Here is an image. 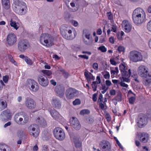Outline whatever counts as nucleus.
Segmentation results:
<instances>
[{
	"instance_id": "f257e3e1",
	"label": "nucleus",
	"mask_w": 151,
	"mask_h": 151,
	"mask_svg": "<svg viewBox=\"0 0 151 151\" xmlns=\"http://www.w3.org/2000/svg\"><path fill=\"white\" fill-rule=\"evenodd\" d=\"M139 75L144 78L143 83L146 86H149L151 83V73L149 71L148 68L145 65H141L138 69Z\"/></svg>"
},
{
	"instance_id": "f03ea898",
	"label": "nucleus",
	"mask_w": 151,
	"mask_h": 151,
	"mask_svg": "<svg viewBox=\"0 0 151 151\" xmlns=\"http://www.w3.org/2000/svg\"><path fill=\"white\" fill-rule=\"evenodd\" d=\"M12 8L14 11L20 15H25L28 10L26 4L19 0H14V1Z\"/></svg>"
},
{
	"instance_id": "7ed1b4c3",
	"label": "nucleus",
	"mask_w": 151,
	"mask_h": 151,
	"mask_svg": "<svg viewBox=\"0 0 151 151\" xmlns=\"http://www.w3.org/2000/svg\"><path fill=\"white\" fill-rule=\"evenodd\" d=\"M144 13L143 10L140 8H137L134 11L133 20L137 25L140 24L145 22V17Z\"/></svg>"
},
{
	"instance_id": "20e7f679",
	"label": "nucleus",
	"mask_w": 151,
	"mask_h": 151,
	"mask_svg": "<svg viewBox=\"0 0 151 151\" xmlns=\"http://www.w3.org/2000/svg\"><path fill=\"white\" fill-rule=\"evenodd\" d=\"M40 42L43 46L47 47H50L54 44V38L48 34L43 33L40 37Z\"/></svg>"
},
{
	"instance_id": "39448f33",
	"label": "nucleus",
	"mask_w": 151,
	"mask_h": 151,
	"mask_svg": "<svg viewBox=\"0 0 151 151\" xmlns=\"http://www.w3.org/2000/svg\"><path fill=\"white\" fill-rule=\"evenodd\" d=\"M29 119L28 116L23 112H19L16 113L14 117V120L15 122L18 125H24L27 123Z\"/></svg>"
},
{
	"instance_id": "423d86ee",
	"label": "nucleus",
	"mask_w": 151,
	"mask_h": 151,
	"mask_svg": "<svg viewBox=\"0 0 151 151\" xmlns=\"http://www.w3.org/2000/svg\"><path fill=\"white\" fill-rule=\"evenodd\" d=\"M129 58L131 60L134 62L142 61V59L141 53L137 51L130 52L129 55Z\"/></svg>"
},
{
	"instance_id": "0eeeda50",
	"label": "nucleus",
	"mask_w": 151,
	"mask_h": 151,
	"mask_svg": "<svg viewBox=\"0 0 151 151\" xmlns=\"http://www.w3.org/2000/svg\"><path fill=\"white\" fill-rule=\"evenodd\" d=\"M53 134L54 137L58 140L62 141L65 138V134L63 130L59 127H56L54 130Z\"/></svg>"
},
{
	"instance_id": "6e6552de",
	"label": "nucleus",
	"mask_w": 151,
	"mask_h": 151,
	"mask_svg": "<svg viewBox=\"0 0 151 151\" xmlns=\"http://www.w3.org/2000/svg\"><path fill=\"white\" fill-rule=\"evenodd\" d=\"M26 85L29 89L33 92L37 91L39 88L38 83L32 79H28L26 82Z\"/></svg>"
},
{
	"instance_id": "1a4fd4ad",
	"label": "nucleus",
	"mask_w": 151,
	"mask_h": 151,
	"mask_svg": "<svg viewBox=\"0 0 151 151\" xmlns=\"http://www.w3.org/2000/svg\"><path fill=\"white\" fill-rule=\"evenodd\" d=\"M70 138L73 140L75 147L77 148L81 147L82 146V143L80 140V137L76 134L73 132H69Z\"/></svg>"
},
{
	"instance_id": "9d476101",
	"label": "nucleus",
	"mask_w": 151,
	"mask_h": 151,
	"mask_svg": "<svg viewBox=\"0 0 151 151\" xmlns=\"http://www.w3.org/2000/svg\"><path fill=\"white\" fill-rule=\"evenodd\" d=\"M28 131L30 134L34 137H37L40 133V129L38 126L33 124L31 125L28 128Z\"/></svg>"
},
{
	"instance_id": "9b49d317",
	"label": "nucleus",
	"mask_w": 151,
	"mask_h": 151,
	"mask_svg": "<svg viewBox=\"0 0 151 151\" xmlns=\"http://www.w3.org/2000/svg\"><path fill=\"white\" fill-rule=\"evenodd\" d=\"M70 122L71 126L75 130H78L80 129L81 127V124L76 117H72L70 118Z\"/></svg>"
},
{
	"instance_id": "f8f14e48",
	"label": "nucleus",
	"mask_w": 151,
	"mask_h": 151,
	"mask_svg": "<svg viewBox=\"0 0 151 151\" xmlns=\"http://www.w3.org/2000/svg\"><path fill=\"white\" fill-rule=\"evenodd\" d=\"M29 45L27 40L24 39L21 40L18 43V49L20 52H24L27 49Z\"/></svg>"
},
{
	"instance_id": "ddd939ff",
	"label": "nucleus",
	"mask_w": 151,
	"mask_h": 151,
	"mask_svg": "<svg viewBox=\"0 0 151 151\" xmlns=\"http://www.w3.org/2000/svg\"><path fill=\"white\" fill-rule=\"evenodd\" d=\"M17 41V36L14 33H10L7 36V43L9 46H12L14 45Z\"/></svg>"
},
{
	"instance_id": "4468645a",
	"label": "nucleus",
	"mask_w": 151,
	"mask_h": 151,
	"mask_svg": "<svg viewBox=\"0 0 151 151\" xmlns=\"http://www.w3.org/2000/svg\"><path fill=\"white\" fill-rule=\"evenodd\" d=\"M12 116V112L9 110L7 109L1 112L0 117L2 121H7Z\"/></svg>"
},
{
	"instance_id": "2eb2a0df",
	"label": "nucleus",
	"mask_w": 151,
	"mask_h": 151,
	"mask_svg": "<svg viewBox=\"0 0 151 151\" xmlns=\"http://www.w3.org/2000/svg\"><path fill=\"white\" fill-rule=\"evenodd\" d=\"M37 80L40 85L42 87H46L48 84L49 81L47 78L44 75L39 76L37 78Z\"/></svg>"
},
{
	"instance_id": "dca6fc26",
	"label": "nucleus",
	"mask_w": 151,
	"mask_h": 151,
	"mask_svg": "<svg viewBox=\"0 0 151 151\" xmlns=\"http://www.w3.org/2000/svg\"><path fill=\"white\" fill-rule=\"evenodd\" d=\"M25 104L26 106L29 109H33L36 107V104L34 100L29 97L26 99Z\"/></svg>"
},
{
	"instance_id": "f3484780",
	"label": "nucleus",
	"mask_w": 151,
	"mask_h": 151,
	"mask_svg": "<svg viewBox=\"0 0 151 151\" xmlns=\"http://www.w3.org/2000/svg\"><path fill=\"white\" fill-rule=\"evenodd\" d=\"M100 146L102 147V151H110L111 147L110 143L108 141L103 140L100 144Z\"/></svg>"
},
{
	"instance_id": "a211bd4d",
	"label": "nucleus",
	"mask_w": 151,
	"mask_h": 151,
	"mask_svg": "<svg viewBox=\"0 0 151 151\" xmlns=\"http://www.w3.org/2000/svg\"><path fill=\"white\" fill-rule=\"evenodd\" d=\"M67 98L68 99H73L75 96H76L78 93L77 90L73 88H70L67 90Z\"/></svg>"
},
{
	"instance_id": "6ab92c4d",
	"label": "nucleus",
	"mask_w": 151,
	"mask_h": 151,
	"mask_svg": "<svg viewBox=\"0 0 151 151\" xmlns=\"http://www.w3.org/2000/svg\"><path fill=\"white\" fill-rule=\"evenodd\" d=\"M137 122L138 127L141 128L145 125L147 124V118L144 116H140L138 118Z\"/></svg>"
},
{
	"instance_id": "aec40b11",
	"label": "nucleus",
	"mask_w": 151,
	"mask_h": 151,
	"mask_svg": "<svg viewBox=\"0 0 151 151\" xmlns=\"http://www.w3.org/2000/svg\"><path fill=\"white\" fill-rule=\"evenodd\" d=\"M51 104L54 107L57 109H59L61 107V102L57 98L53 97L51 101Z\"/></svg>"
},
{
	"instance_id": "412c9836",
	"label": "nucleus",
	"mask_w": 151,
	"mask_h": 151,
	"mask_svg": "<svg viewBox=\"0 0 151 151\" xmlns=\"http://www.w3.org/2000/svg\"><path fill=\"white\" fill-rule=\"evenodd\" d=\"M55 91L58 96L61 98L64 97L65 93V88L62 85L57 86L55 88Z\"/></svg>"
},
{
	"instance_id": "4be33fe9",
	"label": "nucleus",
	"mask_w": 151,
	"mask_h": 151,
	"mask_svg": "<svg viewBox=\"0 0 151 151\" xmlns=\"http://www.w3.org/2000/svg\"><path fill=\"white\" fill-rule=\"evenodd\" d=\"M48 111L49 112L51 116L55 119L57 120L59 119V116L60 114L57 111L52 108H50L48 109Z\"/></svg>"
},
{
	"instance_id": "5701e85b",
	"label": "nucleus",
	"mask_w": 151,
	"mask_h": 151,
	"mask_svg": "<svg viewBox=\"0 0 151 151\" xmlns=\"http://www.w3.org/2000/svg\"><path fill=\"white\" fill-rule=\"evenodd\" d=\"M122 26L124 27L125 32H129L131 30L132 26L130 24L127 20H124L122 22Z\"/></svg>"
},
{
	"instance_id": "b1692460",
	"label": "nucleus",
	"mask_w": 151,
	"mask_h": 151,
	"mask_svg": "<svg viewBox=\"0 0 151 151\" xmlns=\"http://www.w3.org/2000/svg\"><path fill=\"white\" fill-rule=\"evenodd\" d=\"M139 139L140 141L143 143H146L149 139V136L147 134L144 132L139 134Z\"/></svg>"
},
{
	"instance_id": "393cba45",
	"label": "nucleus",
	"mask_w": 151,
	"mask_h": 151,
	"mask_svg": "<svg viewBox=\"0 0 151 151\" xmlns=\"http://www.w3.org/2000/svg\"><path fill=\"white\" fill-rule=\"evenodd\" d=\"M36 122L39 125L44 127L46 125V121L41 116L38 117L36 120Z\"/></svg>"
},
{
	"instance_id": "a878e982",
	"label": "nucleus",
	"mask_w": 151,
	"mask_h": 151,
	"mask_svg": "<svg viewBox=\"0 0 151 151\" xmlns=\"http://www.w3.org/2000/svg\"><path fill=\"white\" fill-rule=\"evenodd\" d=\"M2 6L6 9H9L10 7V3L9 0H1Z\"/></svg>"
},
{
	"instance_id": "bb28decb",
	"label": "nucleus",
	"mask_w": 151,
	"mask_h": 151,
	"mask_svg": "<svg viewBox=\"0 0 151 151\" xmlns=\"http://www.w3.org/2000/svg\"><path fill=\"white\" fill-rule=\"evenodd\" d=\"M7 106L6 101L3 99H0V111H2Z\"/></svg>"
},
{
	"instance_id": "cd10ccee",
	"label": "nucleus",
	"mask_w": 151,
	"mask_h": 151,
	"mask_svg": "<svg viewBox=\"0 0 151 151\" xmlns=\"http://www.w3.org/2000/svg\"><path fill=\"white\" fill-rule=\"evenodd\" d=\"M10 25L16 30H17L19 27V23L13 21L12 19L10 21Z\"/></svg>"
},
{
	"instance_id": "c85d7f7f",
	"label": "nucleus",
	"mask_w": 151,
	"mask_h": 151,
	"mask_svg": "<svg viewBox=\"0 0 151 151\" xmlns=\"http://www.w3.org/2000/svg\"><path fill=\"white\" fill-rule=\"evenodd\" d=\"M91 32L87 29H85L83 30V35L87 39H89L90 38H92L91 36Z\"/></svg>"
},
{
	"instance_id": "c756f323",
	"label": "nucleus",
	"mask_w": 151,
	"mask_h": 151,
	"mask_svg": "<svg viewBox=\"0 0 151 151\" xmlns=\"http://www.w3.org/2000/svg\"><path fill=\"white\" fill-rule=\"evenodd\" d=\"M0 151H11L10 147L5 145L0 144Z\"/></svg>"
},
{
	"instance_id": "7c9ffc66",
	"label": "nucleus",
	"mask_w": 151,
	"mask_h": 151,
	"mask_svg": "<svg viewBox=\"0 0 151 151\" xmlns=\"http://www.w3.org/2000/svg\"><path fill=\"white\" fill-rule=\"evenodd\" d=\"M66 27L65 25H62L60 28V31L62 36L65 39L66 38V34L65 30Z\"/></svg>"
},
{
	"instance_id": "2f4dec72",
	"label": "nucleus",
	"mask_w": 151,
	"mask_h": 151,
	"mask_svg": "<svg viewBox=\"0 0 151 151\" xmlns=\"http://www.w3.org/2000/svg\"><path fill=\"white\" fill-rule=\"evenodd\" d=\"M127 70H126L125 71H124L122 73V77H130L131 75V70L130 69H129L128 71H127Z\"/></svg>"
},
{
	"instance_id": "473e14b6",
	"label": "nucleus",
	"mask_w": 151,
	"mask_h": 151,
	"mask_svg": "<svg viewBox=\"0 0 151 151\" xmlns=\"http://www.w3.org/2000/svg\"><path fill=\"white\" fill-rule=\"evenodd\" d=\"M87 39V40H86L85 39H83V41L84 43L88 45H92L93 42L92 38H90L89 39Z\"/></svg>"
},
{
	"instance_id": "72a5a7b5",
	"label": "nucleus",
	"mask_w": 151,
	"mask_h": 151,
	"mask_svg": "<svg viewBox=\"0 0 151 151\" xmlns=\"http://www.w3.org/2000/svg\"><path fill=\"white\" fill-rule=\"evenodd\" d=\"M24 61L26 63L29 65H32L33 63V62L29 58L26 56Z\"/></svg>"
},
{
	"instance_id": "f704fd0d",
	"label": "nucleus",
	"mask_w": 151,
	"mask_h": 151,
	"mask_svg": "<svg viewBox=\"0 0 151 151\" xmlns=\"http://www.w3.org/2000/svg\"><path fill=\"white\" fill-rule=\"evenodd\" d=\"M115 99L116 101L118 102L122 101V94L120 92L117 93L116 96L115 97Z\"/></svg>"
},
{
	"instance_id": "c9c22d12",
	"label": "nucleus",
	"mask_w": 151,
	"mask_h": 151,
	"mask_svg": "<svg viewBox=\"0 0 151 151\" xmlns=\"http://www.w3.org/2000/svg\"><path fill=\"white\" fill-rule=\"evenodd\" d=\"M41 72L43 73L47 76H50L52 74V72L50 70H42Z\"/></svg>"
},
{
	"instance_id": "e433bc0d",
	"label": "nucleus",
	"mask_w": 151,
	"mask_h": 151,
	"mask_svg": "<svg viewBox=\"0 0 151 151\" xmlns=\"http://www.w3.org/2000/svg\"><path fill=\"white\" fill-rule=\"evenodd\" d=\"M119 68L121 72L122 73L126 70H127V68L125 65L123 64H121L119 66Z\"/></svg>"
},
{
	"instance_id": "4c0bfd02",
	"label": "nucleus",
	"mask_w": 151,
	"mask_h": 151,
	"mask_svg": "<svg viewBox=\"0 0 151 151\" xmlns=\"http://www.w3.org/2000/svg\"><path fill=\"white\" fill-rule=\"evenodd\" d=\"M90 113V111L89 110L87 109L82 110L80 112V114L81 115H84L85 114H88Z\"/></svg>"
},
{
	"instance_id": "58836bf2",
	"label": "nucleus",
	"mask_w": 151,
	"mask_h": 151,
	"mask_svg": "<svg viewBox=\"0 0 151 151\" xmlns=\"http://www.w3.org/2000/svg\"><path fill=\"white\" fill-rule=\"evenodd\" d=\"M57 120L58 121H59L61 123L63 124H64V122L65 121V119L60 114L59 116V119Z\"/></svg>"
},
{
	"instance_id": "ea45409f",
	"label": "nucleus",
	"mask_w": 151,
	"mask_h": 151,
	"mask_svg": "<svg viewBox=\"0 0 151 151\" xmlns=\"http://www.w3.org/2000/svg\"><path fill=\"white\" fill-rule=\"evenodd\" d=\"M97 81H93L91 84L92 87L94 91H95L96 90L97 87Z\"/></svg>"
},
{
	"instance_id": "a19ab883",
	"label": "nucleus",
	"mask_w": 151,
	"mask_h": 151,
	"mask_svg": "<svg viewBox=\"0 0 151 151\" xmlns=\"http://www.w3.org/2000/svg\"><path fill=\"white\" fill-rule=\"evenodd\" d=\"M73 104L74 106L80 105L81 103V101L79 99H76L73 102Z\"/></svg>"
},
{
	"instance_id": "79ce46f5",
	"label": "nucleus",
	"mask_w": 151,
	"mask_h": 151,
	"mask_svg": "<svg viewBox=\"0 0 151 151\" xmlns=\"http://www.w3.org/2000/svg\"><path fill=\"white\" fill-rule=\"evenodd\" d=\"M68 21L70 23L73 25L75 27H76L78 25V22L77 21L74 20L73 19L68 20Z\"/></svg>"
},
{
	"instance_id": "37998d69",
	"label": "nucleus",
	"mask_w": 151,
	"mask_h": 151,
	"mask_svg": "<svg viewBox=\"0 0 151 151\" xmlns=\"http://www.w3.org/2000/svg\"><path fill=\"white\" fill-rule=\"evenodd\" d=\"M104 72L102 73V74L104 75V78L106 79H109L110 76L109 73L108 72H106V73L104 74Z\"/></svg>"
},
{
	"instance_id": "c03bdc74",
	"label": "nucleus",
	"mask_w": 151,
	"mask_h": 151,
	"mask_svg": "<svg viewBox=\"0 0 151 151\" xmlns=\"http://www.w3.org/2000/svg\"><path fill=\"white\" fill-rule=\"evenodd\" d=\"M98 50H101L102 52H106L107 50L106 48L104 46L99 47L98 48Z\"/></svg>"
},
{
	"instance_id": "a18cd8bd",
	"label": "nucleus",
	"mask_w": 151,
	"mask_h": 151,
	"mask_svg": "<svg viewBox=\"0 0 151 151\" xmlns=\"http://www.w3.org/2000/svg\"><path fill=\"white\" fill-rule=\"evenodd\" d=\"M117 50L119 53L122 52H124L125 51V48L122 46H119L118 47Z\"/></svg>"
},
{
	"instance_id": "49530a36",
	"label": "nucleus",
	"mask_w": 151,
	"mask_h": 151,
	"mask_svg": "<svg viewBox=\"0 0 151 151\" xmlns=\"http://www.w3.org/2000/svg\"><path fill=\"white\" fill-rule=\"evenodd\" d=\"M9 58L11 62L13 63L14 65L17 66V63L12 58V57L11 56H10L9 57Z\"/></svg>"
},
{
	"instance_id": "de8ad7c7",
	"label": "nucleus",
	"mask_w": 151,
	"mask_h": 151,
	"mask_svg": "<svg viewBox=\"0 0 151 151\" xmlns=\"http://www.w3.org/2000/svg\"><path fill=\"white\" fill-rule=\"evenodd\" d=\"M76 37V35L74 34L73 35H68L67 37V39L69 40H70L73 39Z\"/></svg>"
},
{
	"instance_id": "09e8293b",
	"label": "nucleus",
	"mask_w": 151,
	"mask_h": 151,
	"mask_svg": "<svg viewBox=\"0 0 151 151\" xmlns=\"http://www.w3.org/2000/svg\"><path fill=\"white\" fill-rule=\"evenodd\" d=\"M9 79V76L7 75H6L3 77V80L4 82L5 83H7L8 82Z\"/></svg>"
},
{
	"instance_id": "8fccbe9b",
	"label": "nucleus",
	"mask_w": 151,
	"mask_h": 151,
	"mask_svg": "<svg viewBox=\"0 0 151 151\" xmlns=\"http://www.w3.org/2000/svg\"><path fill=\"white\" fill-rule=\"evenodd\" d=\"M135 97L132 96L130 97L129 99V103L131 104H133L135 101Z\"/></svg>"
},
{
	"instance_id": "3c124183",
	"label": "nucleus",
	"mask_w": 151,
	"mask_h": 151,
	"mask_svg": "<svg viewBox=\"0 0 151 151\" xmlns=\"http://www.w3.org/2000/svg\"><path fill=\"white\" fill-rule=\"evenodd\" d=\"M17 135L19 137H21L24 135V133L23 131L19 130L18 132Z\"/></svg>"
},
{
	"instance_id": "603ef678",
	"label": "nucleus",
	"mask_w": 151,
	"mask_h": 151,
	"mask_svg": "<svg viewBox=\"0 0 151 151\" xmlns=\"http://www.w3.org/2000/svg\"><path fill=\"white\" fill-rule=\"evenodd\" d=\"M147 28L149 31L151 32V20L147 24Z\"/></svg>"
},
{
	"instance_id": "864d4df0",
	"label": "nucleus",
	"mask_w": 151,
	"mask_h": 151,
	"mask_svg": "<svg viewBox=\"0 0 151 151\" xmlns=\"http://www.w3.org/2000/svg\"><path fill=\"white\" fill-rule=\"evenodd\" d=\"M107 15L109 20H111L112 19L113 17L111 12H108L107 13Z\"/></svg>"
},
{
	"instance_id": "5fc2aeb1",
	"label": "nucleus",
	"mask_w": 151,
	"mask_h": 151,
	"mask_svg": "<svg viewBox=\"0 0 151 151\" xmlns=\"http://www.w3.org/2000/svg\"><path fill=\"white\" fill-rule=\"evenodd\" d=\"M98 95V93H95L94 94H93V101H97V96Z\"/></svg>"
},
{
	"instance_id": "6e6d98bb",
	"label": "nucleus",
	"mask_w": 151,
	"mask_h": 151,
	"mask_svg": "<svg viewBox=\"0 0 151 151\" xmlns=\"http://www.w3.org/2000/svg\"><path fill=\"white\" fill-rule=\"evenodd\" d=\"M49 150L48 147L47 145H44L42 148V151H48Z\"/></svg>"
},
{
	"instance_id": "4d7b16f0",
	"label": "nucleus",
	"mask_w": 151,
	"mask_h": 151,
	"mask_svg": "<svg viewBox=\"0 0 151 151\" xmlns=\"http://www.w3.org/2000/svg\"><path fill=\"white\" fill-rule=\"evenodd\" d=\"M93 68L95 70H97L98 69V65L97 63H94L93 64Z\"/></svg>"
},
{
	"instance_id": "13d9d810",
	"label": "nucleus",
	"mask_w": 151,
	"mask_h": 151,
	"mask_svg": "<svg viewBox=\"0 0 151 151\" xmlns=\"http://www.w3.org/2000/svg\"><path fill=\"white\" fill-rule=\"evenodd\" d=\"M129 77H122V78L123 79V81L126 82H130V80L129 79Z\"/></svg>"
},
{
	"instance_id": "bf43d9fd",
	"label": "nucleus",
	"mask_w": 151,
	"mask_h": 151,
	"mask_svg": "<svg viewBox=\"0 0 151 151\" xmlns=\"http://www.w3.org/2000/svg\"><path fill=\"white\" fill-rule=\"evenodd\" d=\"M5 85L4 83L2 80L0 81V90L2 89L3 86H5Z\"/></svg>"
},
{
	"instance_id": "052dcab7",
	"label": "nucleus",
	"mask_w": 151,
	"mask_h": 151,
	"mask_svg": "<svg viewBox=\"0 0 151 151\" xmlns=\"http://www.w3.org/2000/svg\"><path fill=\"white\" fill-rule=\"evenodd\" d=\"M119 84L121 86L126 88H127L128 87V85L125 84L122 81H121L119 83Z\"/></svg>"
},
{
	"instance_id": "680f3d73",
	"label": "nucleus",
	"mask_w": 151,
	"mask_h": 151,
	"mask_svg": "<svg viewBox=\"0 0 151 151\" xmlns=\"http://www.w3.org/2000/svg\"><path fill=\"white\" fill-rule=\"evenodd\" d=\"M116 91L115 90L113 89L110 91V94L111 95L114 96L116 94Z\"/></svg>"
},
{
	"instance_id": "e2e57ef3",
	"label": "nucleus",
	"mask_w": 151,
	"mask_h": 151,
	"mask_svg": "<svg viewBox=\"0 0 151 151\" xmlns=\"http://www.w3.org/2000/svg\"><path fill=\"white\" fill-rule=\"evenodd\" d=\"M78 57L81 58H83L86 59H88V56H87L86 55H78Z\"/></svg>"
},
{
	"instance_id": "0e129e2a",
	"label": "nucleus",
	"mask_w": 151,
	"mask_h": 151,
	"mask_svg": "<svg viewBox=\"0 0 151 151\" xmlns=\"http://www.w3.org/2000/svg\"><path fill=\"white\" fill-rule=\"evenodd\" d=\"M87 121L90 124H91L93 122L94 120L92 118H89L87 119Z\"/></svg>"
},
{
	"instance_id": "69168bd1",
	"label": "nucleus",
	"mask_w": 151,
	"mask_h": 151,
	"mask_svg": "<svg viewBox=\"0 0 151 151\" xmlns=\"http://www.w3.org/2000/svg\"><path fill=\"white\" fill-rule=\"evenodd\" d=\"M53 58L55 59L56 60H58L60 59V58L57 55H54L52 56Z\"/></svg>"
},
{
	"instance_id": "338daca9",
	"label": "nucleus",
	"mask_w": 151,
	"mask_h": 151,
	"mask_svg": "<svg viewBox=\"0 0 151 151\" xmlns=\"http://www.w3.org/2000/svg\"><path fill=\"white\" fill-rule=\"evenodd\" d=\"M110 61L112 65H116V62L114 60V59H110Z\"/></svg>"
},
{
	"instance_id": "774afa93",
	"label": "nucleus",
	"mask_w": 151,
	"mask_h": 151,
	"mask_svg": "<svg viewBox=\"0 0 151 151\" xmlns=\"http://www.w3.org/2000/svg\"><path fill=\"white\" fill-rule=\"evenodd\" d=\"M106 84L107 86H110L111 85V83L109 80H106Z\"/></svg>"
}]
</instances>
